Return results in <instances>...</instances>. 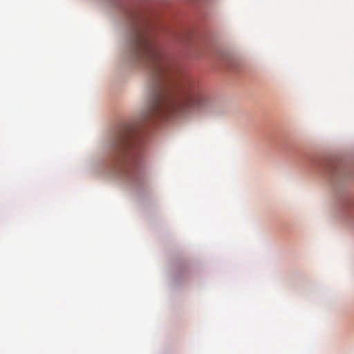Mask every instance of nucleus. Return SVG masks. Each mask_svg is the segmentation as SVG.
Listing matches in <instances>:
<instances>
[{
  "mask_svg": "<svg viewBox=\"0 0 354 354\" xmlns=\"http://www.w3.org/2000/svg\"><path fill=\"white\" fill-rule=\"evenodd\" d=\"M129 17L135 56L145 62L150 71L151 96L142 120L147 122L172 113H187L205 107L207 100L195 84L178 86L171 80L170 62L150 39L142 16L132 11Z\"/></svg>",
  "mask_w": 354,
  "mask_h": 354,
  "instance_id": "f257e3e1",
  "label": "nucleus"
},
{
  "mask_svg": "<svg viewBox=\"0 0 354 354\" xmlns=\"http://www.w3.org/2000/svg\"><path fill=\"white\" fill-rule=\"evenodd\" d=\"M139 132L134 124L124 127L113 142V173L120 178L134 180L138 174V158L136 151Z\"/></svg>",
  "mask_w": 354,
  "mask_h": 354,
  "instance_id": "f03ea898",
  "label": "nucleus"
}]
</instances>
